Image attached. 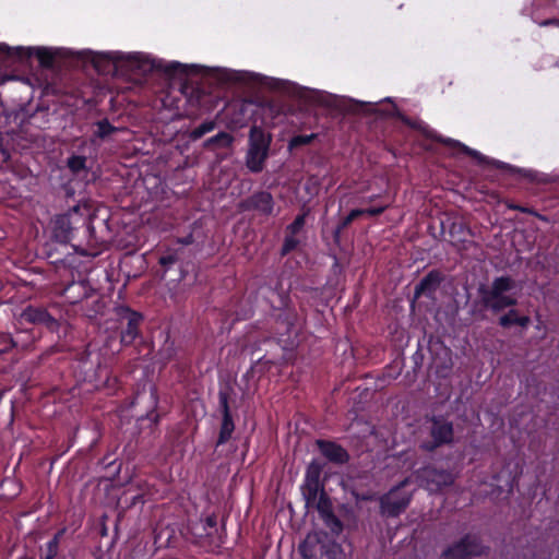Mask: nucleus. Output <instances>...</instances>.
Masks as SVG:
<instances>
[{
    "label": "nucleus",
    "instance_id": "38",
    "mask_svg": "<svg viewBox=\"0 0 559 559\" xmlns=\"http://www.w3.org/2000/svg\"><path fill=\"white\" fill-rule=\"evenodd\" d=\"M298 551L301 556L302 559H318L317 557H314L311 552V550L308 548V545L307 544H300L298 546Z\"/></svg>",
    "mask_w": 559,
    "mask_h": 559
},
{
    "label": "nucleus",
    "instance_id": "31",
    "mask_svg": "<svg viewBox=\"0 0 559 559\" xmlns=\"http://www.w3.org/2000/svg\"><path fill=\"white\" fill-rule=\"evenodd\" d=\"M299 245V240L297 238H295V235H287L285 238H284V242H283V246L281 248V251H280V254L281 257H286L287 254H289L292 251H294Z\"/></svg>",
    "mask_w": 559,
    "mask_h": 559
},
{
    "label": "nucleus",
    "instance_id": "33",
    "mask_svg": "<svg viewBox=\"0 0 559 559\" xmlns=\"http://www.w3.org/2000/svg\"><path fill=\"white\" fill-rule=\"evenodd\" d=\"M178 260L179 258L176 252H167L166 254L159 257L158 263L166 273L173 265H175L178 262Z\"/></svg>",
    "mask_w": 559,
    "mask_h": 559
},
{
    "label": "nucleus",
    "instance_id": "1",
    "mask_svg": "<svg viewBox=\"0 0 559 559\" xmlns=\"http://www.w3.org/2000/svg\"><path fill=\"white\" fill-rule=\"evenodd\" d=\"M94 68L102 74H116L126 71H136L143 74L160 73L167 80H182L191 73H197V66H188L178 61H165L150 58L142 53L124 55L119 51L99 52L92 60Z\"/></svg>",
    "mask_w": 559,
    "mask_h": 559
},
{
    "label": "nucleus",
    "instance_id": "18",
    "mask_svg": "<svg viewBox=\"0 0 559 559\" xmlns=\"http://www.w3.org/2000/svg\"><path fill=\"white\" fill-rule=\"evenodd\" d=\"M443 281V275L438 270H431L428 272L414 289V298L419 299L426 297L428 299H435L436 293L439 289Z\"/></svg>",
    "mask_w": 559,
    "mask_h": 559
},
{
    "label": "nucleus",
    "instance_id": "8",
    "mask_svg": "<svg viewBox=\"0 0 559 559\" xmlns=\"http://www.w3.org/2000/svg\"><path fill=\"white\" fill-rule=\"evenodd\" d=\"M35 56L39 66L44 69H52L56 53L46 47L37 48H12L5 44H0V64L8 66L14 62H25Z\"/></svg>",
    "mask_w": 559,
    "mask_h": 559
},
{
    "label": "nucleus",
    "instance_id": "3",
    "mask_svg": "<svg viewBox=\"0 0 559 559\" xmlns=\"http://www.w3.org/2000/svg\"><path fill=\"white\" fill-rule=\"evenodd\" d=\"M376 111L381 115H384V116L399 118L405 126L409 127L413 130L420 132L426 139L432 140V141L440 143L450 148H456L459 152L474 158L479 165H489L490 164V165L495 166L497 169L507 170L510 174H515V173L520 171V169H518L516 167H514L510 164H507V163H503L500 160H496V159H489L487 156L483 155L480 152L468 147L467 145H465L464 143H462L457 140L442 136L436 130L430 128V126L427 124L425 121H423L420 119H413V118H409L408 116L402 114L399 110L397 106L393 103H391L388 108L377 109Z\"/></svg>",
    "mask_w": 559,
    "mask_h": 559
},
{
    "label": "nucleus",
    "instance_id": "4",
    "mask_svg": "<svg viewBox=\"0 0 559 559\" xmlns=\"http://www.w3.org/2000/svg\"><path fill=\"white\" fill-rule=\"evenodd\" d=\"M80 230L90 231V209L84 204L72 206L67 213L57 215L53 219L52 235L60 243H70Z\"/></svg>",
    "mask_w": 559,
    "mask_h": 559
},
{
    "label": "nucleus",
    "instance_id": "10",
    "mask_svg": "<svg viewBox=\"0 0 559 559\" xmlns=\"http://www.w3.org/2000/svg\"><path fill=\"white\" fill-rule=\"evenodd\" d=\"M409 484L406 477L379 498V513L383 518H399L412 502L413 495L401 492Z\"/></svg>",
    "mask_w": 559,
    "mask_h": 559
},
{
    "label": "nucleus",
    "instance_id": "17",
    "mask_svg": "<svg viewBox=\"0 0 559 559\" xmlns=\"http://www.w3.org/2000/svg\"><path fill=\"white\" fill-rule=\"evenodd\" d=\"M302 544H307L312 555L318 559H344L345 556L343 547L334 540L307 538Z\"/></svg>",
    "mask_w": 559,
    "mask_h": 559
},
{
    "label": "nucleus",
    "instance_id": "48",
    "mask_svg": "<svg viewBox=\"0 0 559 559\" xmlns=\"http://www.w3.org/2000/svg\"><path fill=\"white\" fill-rule=\"evenodd\" d=\"M78 301H79L78 299H72V300H71V302H72V304H75V302H78Z\"/></svg>",
    "mask_w": 559,
    "mask_h": 559
},
{
    "label": "nucleus",
    "instance_id": "45",
    "mask_svg": "<svg viewBox=\"0 0 559 559\" xmlns=\"http://www.w3.org/2000/svg\"><path fill=\"white\" fill-rule=\"evenodd\" d=\"M195 94H197V102H198L199 105H201V97L203 95H202V93L199 90L195 91Z\"/></svg>",
    "mask_w": 559,
    "mask_h": 559
},
{
    "label": "nucleus",
    "instance_id": "15",
    "mask_svg": "<svg viewBox=\"0 0 559 559\" xmlns=\"http://www.w3.org/2000/svg\"><path fill=\"white\" fill-rule=\"evenodd\" d=\"M239 209L243 212L254 211L269 216L274 210V200L267 191H257L239 202Z\"/></svg>",
    "mask_w": 559,
    "mask_h": 559
},
{
    "label": "nucleus",
    "instance_id": "13",
    "mask_svg": "<svg viewBox=\"0 0 559 559\" xmlns=\"http://www.w3.org/2000/svg\"><path fill=\"white\" fill-rule=\"evenodd\" d=\"M22 322L43 326L47 331L55 333L59 331L60 322L56 319L47 308L43 306L28 305L26 306L20 316Z\"/></svg>",
    "mask_w": 559,
    "mask_h": 559
},
{
    "label": "nucleus",
    "instance_id": "20",
    "mask_svg": "<svg viewBox=\"0 0 559 559\" xmlns=\"http://www.w3.org/2000/svg\"><path fill=\"white\" fill-rule=\"evenodd\" d=\"M324 489L320 480L304 479L301 485V493L306 501V506H313L316 503L318 495Z\"/></svg>",
    "mask_w": 559,
    "mask_h": 559
},
{
    "label": "nucleus",
    "instance_id": "49",
    "mask_svg": "<svg viewBox=\"0 0 559 559\" xmlns=\"http://www.w3.org/2000/svg\"><path fill=\"white\" fill-rule=\"evenodd\" d=\"M39 559H43V558H39Z\"/></svg>",
    "mask_w": 559,
    "mask_h": 559
},
{
    "label": "nucleus",
    "instance_id": "11",
    "mask_svg": "<svg viewBox=\"0 0 559 559\" xmlns=\"http://www.w3.org/2000/svg\"><path fill=\"white\" fill-rule=\"evenodd\" d=\"M488 547L476 534L467 533L448 546L441 554L442 559H474L487 554Z\"/></svg>",
    "mask_w": 559,
    "mask_h": 559
},
{
    "label": "nucleus",
    "instance_id": "29",
    "mask_svg": "<svg viewBox=\"0 0 559 559\" xmlns=\"http://www.w3.org/2000/svg\"><path fill=\"white\" fill-rule=\"evenodd\" d=\"M68 168L73 174H79L80 171L84 170L86 167V158L82 155H72L68 158Z\"/></svg>",
    "mask_w": 559,
    "mask_h": 559
},
{
    "label": "nucleus",
    "instance_id": "25",
    "mask_svg": "<svg viewBox=\"0 0 559 559\" xmlns=\"http://www.w3.org/2000/svg\"><path fill=\"white\" fill-rule=\"evenodd\" d=\"M316 138V133L294 135L288 142V147L289 150H295L305 145H309Z\"/></svg>",
    "mask_w": 559,
    "mask_h": 559
},
{
    "label": "nucleus",
    "instance_id": "28",
    "mask_svg": "<svg viewBox=\"0 0 559 559\" xmlns=\"http://www.w3.org/2000/svg\"><path fill=\"white\" fill-rule=\"evenodd\" d=\"M11 141H12V135L9 132H2L0 130V154L2 156L3 162H8L11 157V154H10Z\"/></svg>",
    "mask_w": 559,
    "mask_h": 559
},
{
    "label": "nucleus",
    "instance_id": "6",
    "mask_svg": "<svg viewBox=\"0 0 559 559\" xmlns=\"http://www.w3.org/2000/svg\"><path fill=\"white\" fill-rule=\"evenodd\" d=\"M427 423L429 439L420 442V450L433 453L439 448L454 443V426L445 416L432 415L427 418Z\"/></svg>",
    "mask_w": 559,
    "mask_h": 559
},
{
    "label": "nucleus",
    "instance_id": "43",
    "mask_svg": "<svg viewBox=\"0 0 559 559\" xmlns=\"http://www.w3.org/2000/svg\"><path fill=\"white\" fill-rule=\"evenodd\" d=\"M76 287H78V288H83V286H82L81 284H74V283H73V284H71L70 286H68V287L66 288V294H69L71 290H73V289H74V288H76Z\"/></svg>",
    "mask_w": 559,
    "mask_h": 559
},
{
    "label": "nucleus",
    "instance_id": "5",
    "mask_svg": "<svg viewBox=\"0 0 559 559\" xmlns=\"http://www.w3.org/2000/svg\"><path fill=\"white\" fill-rule=\"evenodd\" d=\"M272 143L271 133L262 127L252 126L248 136V151L246 153V166L253 173H261L270 155Z\"/></svg>",
    "mask_w": 559,
    "mask_h": 559
},
{
    "label": "nucleus",
    "instance_id": "41",
    "mask_svg": "<svg viewBox=\"0 0 559 559\" xmlns=\"http://www.w3.org/2000/svg\"><path fill=\"white\" fill-rule=\"evenodd\" d=\"M147 417L152 420L154 425H157L160 420V415L154 411L147 414Z\"/></svg>",
    "mask_w": 559,
    "mask_h": 559
},
{
    "label": "nucleus",
    "instance_id": "2",
    "mask_svg": "<svg viewBox=\"0 0 559 559\" xmlns=\"http://www.w3.org/2000/svg\"><path fill=\"white\" fill-rule=\"evenodd\" d=\"M516 287V282L510 275H501L495 277L490 286L480 285L478 287V295L481 306L491 311L493 314L507 312L501 314L498 319V325L502 329H510L514 325L527 329L531 324V318L522 314L516 309L518 297L511 292Z\"/></svg>",
    "mask_w": 559,
    "mask_h": 559
},
{
    "label": "nucleus",
    "instance_id": "30",
    "mask_svg": "<svg viewBox=\"0 0 559 559\" xmlns=\"http://www.w3.org/2000/svg\"><path fill=\"white\" fill-rule=\"evenodd\" d=\"M215 128L214 121H204L191 131V138L193 140L201 139L204 134L211 132Z\"/></svg>",
    "mask_w": 559,
    "mask_h": 559
},
{
    "label": "nucleus",
    "instance_id": "23",
    "mask_svg": "<svg viewBox=\"0 0 559 559\" xmlns=\"http://www.w3.org/2000/svg\"><path fill=\"white\" fill-rule=\"evenodd\" d=\"M66 533V528L59 530L53 537L46 544V552L40 556L43 559H53L58 555L59 545L62 536Z\"/></svg>",
    "mask_w": 559,
    "mask_h": 559
},
{
    "label": "nucleus",
    "instance_id": "16",
    "mask_svg": "<svg viewBox=\"0 0 559 559\" xmlns=\"http://www.w3.org/2000/svg\"><path fill=\"white\" fill-rule=\"evenodd\" d=\"M316 508L319 512L320 518L324 522V524L331 528L332 532L338 534L343 531L342 521L335 515L333 511V506L330 497L324 491L321 490V493L318 495L316 503L313 506H309L308 508Z\"/></svg>",
    "mask_w": 559,
    "mask_h": 559
},
{
    "label": "nucleus",
    "instance_id": "27",
    "mask_svg": "<svg viewBox=\"0 0 559 559\" xmlns=\"http://www.w3.org/2000/svg\"><path fill=\"white\" fill-rule=\"evenodd\" d=\"M506 205L509 210H513V211H519L521 213H525V214H530V215H533L535 217H537L538 219L540 221H544V222H547V217L543 214H539L535 209L533 207H528V206H524V205H520V204H516L512 201H506Z\"/></svg>",
    "mask_w": 559,
    "mask_h": 559
},
{
    "label": "nucleus",
    "instance_id": "24",
    "mask_svg": "<svg viewBox=\"0 0 559 559\" xmlns=\"http://www.w3.org/2000/svg\"><path fill=\"white\" fill-rule=\"evenodd\" d=\"M96 130L94 131V136L104 140L109 135L118 132V128L112 126L107 118L98 120L95 122Z\"/></svg>",
    "mask_w": 559,
    "mask_h": 559
},
{
    "label": "nucleus",
    "instance_id": "42",
    "mask_svg": "<svg viewBox=\"0 0 559 559\" xmlns=\"http://www.w3.org/2000/svg\"><path fill=\"white\" fill-rule=\"evenodd\" d=\"M179 242L186 246L191 245L193 242V236L188 235L187 237L179 239Z\"/></svg>",
    "mask_w": 559,
    "mask_h": 559
},
{
    "label": "nucleus",
    "instance_id": "36",
    "mask_svg": "<svg viewBox=\"0 0 559 559\" xmlns=\"http://www.w3.org/2000/svg\"><path fill=\"white\" fill-rule=\"evenodd\" d=\"M217 525V516L215 514L207 515L203 521V530L206 535H210L211 532L207 530H215Z\"/></svg>",
    "mask_w": 559,
    "mask_h": 559
},
{
    "label": "nucleus",
    "instance_id": "7",
    "mask_svg": "<svg viewBox=\"0 0 559 559\" xmlns=\"http://www.w3.org/2000/svg\"><path fill=\"white\" fill-rule=\"evenodd\" d=\"M297 312L294 308L285 307L275 314V328L272 338L284 350H293L298 346V332L296 330Z\"/></svg>",
    "mask_w": 559,
    "mask_h": 559
},
{
    "label": "nucleus",
    "instance_id": "34",
    "mask_svg": "<svg viewBox=\"0 0 559 559\" xmlns=\"http://www.w3.org/2000/svg\"><path fill=\"white\" fill-rule=\"evenodd\" d=\"M321 473L322 465L317 461H312L306 469L305 478L311 480H320Z\"/></svg>",
    "mask_w": 559,
    "mask_h": 559
},
{
    "label": "nucleus",
    "instance_id": "9",
    "mask_svg": "<svg viewBox=\"0 0 559 559\" xmlns=\"http://www.w3.org/2000/svg\"><path fill=\"white\" fill-rule=\"evenodd\" d=\"M119 323L120 344L123 347L133 345L138 340L143 338L141 326L144 322V316L131 309L129 306H119L116 309Z\"/></svg>",
    "mask_w": 559,
    "mask_h": 559
},
{
    "label": "nucleus",
    "instance_id": "22",
    "mask_svg": "<svg viewBox=\"0 0 559 559\" xmlns=\"http://www.w3.org/2000/svg\"><path fill=\"white\" fill-rule=\"evenodd\" d=\"M234 142V136L225 131H221L214 136L209 138L204 142V146L206 148H213V147H219V148H227L231 146Z\"/></svg>",
    "mask_w": 559,
    "mask_h": 559
},
{
    "label": "nucleus",
    "instance_id": "14",
    "mask_svg": "<svg viewBox=\"0 0 559 559\" xmlns=\"http://www.w3.org/2000/svg\"><path fill=\"white\" fill-rule=\"evenodd\" d=\"M218 408L222 414L218 437L215 442V449L226 444L235 431V421L229 406V392L227 390L218 391Z\"/></svg>",
    "mask_w": 559,
    "mask_h": 559
},
{
    "label": "nucleus",
    "instance_id": "39",
    "mask_svg": "<svg viewBox=\"0 0 559 559\" xmlns=\"http://www.w3.org/2000/svg\"><path fill=\"white\" fill-rule=\"evenodd\" d=\"M537 24L540 26H557L559 27V19L552 17V19H546L544 21L538 22L537 20H534Z\"/></svg>",
    "mask_w": 559,
    "mask_h": 559
},
{
    "label": "nucleus",
    "instance_id": "47",
    "mask_svg": "<svg viewBox=\"0 0 559 559\" xmlns=\"http://www.w3.org/2000/svg\"><path fill=\"white\" fill-rule=\"evenodd\" d=\"M377 198H378V195L368 197L367 202H373Z\"/></svg>",
    "mask_w": 559,
    "mask_h": 559
},
{
    "label": "nucleus",
    "instance_id": "40",
    "mask_svg": "<svg viewBox=\"0 0 559 559\" xmlns=\"http://www.w3.org/2000/svg\"><path fill=\"white\" fill-rule=\"evenodd\" d=\"M91 355V352H90V345H87L78 356V359L81 361V362H85L88 357Z\"/></svg>",
    "mask_w": 559,
    "mask_h": 559
},
{
    "label": "nucleus",
    "instance_id": "37",
    "mask_svg": "<svg viewBox=\"0 0 559 559\" xmlns=\"http://www.w3.org/2000/svg\"><path fill=\"white\" fill-rule=\"evenodd\" d=\"M109 456H104L102 463L105 464L106 468H112V477H116L120 474L121 464H117L116 460L108 461Z\"/></svg>",
    "mask_w": 559,
    "mask_h": 559
},
{
    "label": "nucleus",
    "instance_id": "21",
    "mask_svg": "<svg viewBox=\"0 0 559 559\" xmlns=\"http://www.w3.org/2000/svg\"><path fill=\"white\" fill-rule=\"evenodd\" d=\"M360 216H362L361 210L354 209L338 222L335 229L333 230V240L335 243H340L343 230L346 229L356 218Z\"/></svg>",
    "mask_w": 559,
    "mask_h": 559
},
{
    "label": "nucleus",
    "instance_id": "44",
    "mask_svg": "<svg viewBox=\"0 0 559 559\" xmlns=\"http://www.w3.org/2000/svg\"><path fill=\"white\" fill-rule=\"evenodd\" d=\"M532 5L535 9L540 8L543 5L542 0H534Z\"/></svg>",
    "mask_w": 559,
    "mask_h": 559
},
{
    "label": "nucleus",
    "instance_id": "19",
    "mask_svg": "<svg viewBox=\"0 0 559 559\" xmlns=\"http://www.w3.org/2000/svg\"><path fill=\"white\" fill-rule=\"evenodd\" d=\"M316 445L320 453L331 463L343 465L349 461V454L335 441L318 439Z\"/></svg>",
    "mask_w": 559,
    "mask_h": 559
},
{
    "label": "nucleus",
    "instance_id": "26",
    "mask_svg": "<svg viewBox=\"0 0 559 559\" xmlns=\"http://www.w3.org/2000/svg\"><path fill=\"white\" fill-rule=\"evenodd\" d=\"M308 214L309 210L298 214L295 219L286 227L287 233L290 235H297L304 228Z\"/></svg>",
    "mask_w": 559,
    "mask_h": 559
},
{
    "label": "nucleus",
    "instance_id": "35",
    "mask_svg": "<svg viewBox=\"0 0 559 559\" xmlns=\"http://www.w3.org/2000/svg\"><path fill=\"white\" fill-rule=\"evenodd\" d=\"M389 207V204H382L378 206H371L367 209H360L362 212V215L368 216H379L381 215L386 209Z\"/></svg>",
    "mask_w": 559,
    "mask_h": 559
},
{
    "label": "nucleus",
    "instance_id": "46",
    "mask_svg": "<svg viewBox=\"0 0 559 559\" xmlns=\"http://www.w3.org/2000/svg\"><path fill=\"white\" fill-rule=\"evenodd\" d=\"M456 228H459L461 230L463 228V226L461 224L457 225V224L453 223L452 227H451V233H453V230Z\"/></svg>",
    "mask_w": 559,
    "mask_h": 559
},
{
    "label": "nucleus",
    "instance_id": "12",
    "mask_svg": "<svg viewBox=\"0 0 559 559\" xmlns=\"http://www.w3.org/2000/svg\"><path fill=\"white\" fill-rule=\"evenodd\" d=\"M415 476L419 486L430 492H439L443 488L452 486L455 481L452 472L432 465L417 469Z\"/></svg>",
    "mask_w": 559,
    "mask_h": 559
},
{
    "label": "nucleus",
    "instance_id": "32",
    "mask_svg": "<svg viewBox=\"0 0 559 559\" xmlns=\"http://www.w3.org/2000/svg\"><path fill=\"white\" fill-rule=\"evenodd\" d=\"M120 502L124 503L127 509H130L139 503H144V497L142 493L129 496V490H126L120 499Z\"/></svg>",
    "mask_w": 559,
    "mask_h": 559
}]
</instances>
